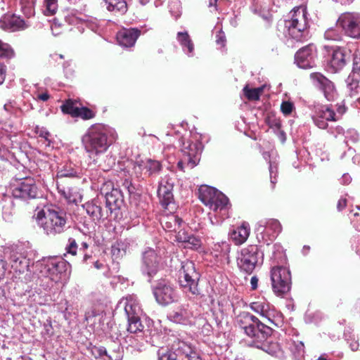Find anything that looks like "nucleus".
<instances>
[{"instance_id": "obj_30", "label": "nucleus", "mask_w": 360, "mask_h": 360, "mask_svg": "<svg viewBox=\"0 0 360 360\" xmlns=\"http://www.w3.org/2000/svg\"><path fill=\"white\" fill-rule=\"evenodd\" d=\"M176 240L184 243V247L191 249H198L200 247V240L186 233L185 231H179L176 236Z\"/></svg>"}, {"instance_id": "obj_12", "label": "nucleus", "mask_w": 360, "mask_h": 360, "mask_svg": "<svg viewBox=\"0 0 360 360\" xmlns=\"http://www.w3.org/2000/svg\"><path fill=\"white\" fill-rule=\"evenodd\" d=\"M338 25L342 28L347 36L360 39V13H342L338 20Z\"/></svg>"}, {"instance_id": "obj_11", "label": "nucleus", "mask_w": 360, "mask_h": 360, "mask_svg": "<svg viewBox=\"0 0 360 360\" xmlns=\"http://www.w3.org/2000/svg\"><path fill=\"white\" fill-rule=\"evenodd\" d=\"M255 231L258 241L269 245L281 231V225L276 219H265L258 223Z\"/></svg>"}, {"instance_id": "obj_45", "label": "nucleus", "mask_w": 360, "mask_h": 360, "mask_svg": "<svg viewBox=\"0 0 360 360\" xmlns=\"http://www.w3.org/2000/svg\"><path fill=\"white\" fill-rule=\"evenodd\" d=\"M77 170L71 164H66L58 170L57 176L59 178L73 177L77 176Z\"/></svg>"}, {"instance_id": "obj_63", "label": "nucleus", "mask_w": 360, "mask_h": 360, "mask_svg": "<svg viewBox=\"0 0 360 360\" xmlns=\"http://www.w3.org/2000/svg\"><path fill=\"white\" fill-rule=\"evenodd\" d=\"M39 134L40 137L44 138L46 141H49V143L50 142V141H49L50 133L47 130H46L44 129H41L39 131Z\"/></svg>"}, {"instance_id": "obj_20", "label": "nucleus", "mask_w": 360, "mask_h": 360, "mask_svg": "<svg viewBox=\"0 0 360 360\" xmlns=\"http://www.w3.org/2000/svg\"><path fill=\"white\" fill-rule=\"evenodd\" d=\"M105 198L106 207L110 216L114 219L118 218L121 215L120 209L124 203L121 191L117 188H112L110 192L105 193Z\"/></svg>"}, {"instance_id": "obj_33", "label": "nucleus", "mask_w": 360, "mask_h": 360, "mask_svg": "<svg viewBox=\"0 0 360 360\" xmlns=\"http://www.w3.org/2000/svg\"><path fill=\"white\" fill-rule=\"evenodd\" d=\"M103 1L110 11L124 14L127 11V3L124 0H103Z\"/></svg>"}, {"instance_id": "obj_60", "label": "nucleus", "mask_w": 360, "mask_h": 360, "mask_svg": "<svg viewBox=\"0 0 360 360\" xmlns=\"http://www.w3.org/2000/svg\"><path fill=\"white\" fill-rule=\"evenodd\" d=\"M6 73V66L0 63V84H1L5 80Z\"/></svg>"}, {"instance_id": "obj_5", "label": "nucleus", "mask_w": 360, "mask_h": 360, "mask_svg": "<svg viewBox=\"0 0 360 360\" xmlns=\"http://www.w3.org/2000/svg\"><path fill=\"white\" fill-rule=\"evenodd\" d=\"M308 13L303 6L294 8L285 20L286 35L297 42H302L307 34Z\"/></svg>"}, {"instance_id": "obj_4", "label": "nucleus", "mask_w": 360, "mask_h": 360, "mask_svg": "<svg viewBox=\"0 0 360 360\" xmlns=\"http://www.w3.org/2000/svg\"><path fill=\"white\" fill-rule=\"evenodd\" d=\"M236 323L250 338L255 347L269 340L273 332L270 326L246 311H243L237 316Z\"/></svg>"}, {"instance_id": "obj_14", "label": "nucleus", "mask_w": 360, "mask_h": 360, "mask_svg": "<svg viewBox=\"0 0 360 360\" xmlns=\"http://www.w3.org/2000/svg\"><path fill=\"white\" fill-rule=\"evenodd\" d=\"M12 194L14 198L22 200L33 199L37 197V187L33 178H24L13 184Z\"/></svg>"}, {"instance_id": "obj_47", "label": "nucleus", "mask_w": 360, "mask_h": 360, "mask_svg": "<svg viewBox=\"0 0 360 360\" xmlns=\"http://www.w3.org/2000/svg\"><path fill=\"white\" fill-rule=\"evenodd\" d=\"M44 13L46 15H52L55 14L58 10V0H44Z\"/></svg>"}, {"instance_id": "obj_55", "label": "nucleus", "mask_w": 360, "mask_h": 360, "mask_svg": "<svg viewBox=\"0 0 360 360\" xmlns=\"http://www.w3.org/2000/svg\"><path fill=\"white\" fill-rule=\"evenodd\" d=\"M6 259H4V256L3 258L0 259V283L5 278L8 270V265Z\"/></svg>"}, {"instance_id": "obj_61", "label": "nucleus", "mask_w": 360, "mask_h": 360, "mask_svg": "<svg viewBox=\"0 0 360 360\" xmlns=\"http://www.w3.org/2000/svg\"><path fill=\"white\" fill-rule=\"evenodd\" d=\"M212 326L208 323H205L202 326V333L206 335H208L212 332Z\"/></svg>"}, {"instance_id": "obj_22", "label": "nucleus", "mask_w": 360, "mask_h": 360, "mask_svg": "<svg viewBox=\"0 0 360 360\" xmlns=\"http://www.w3.org/2000/svg\"><path fill=\"white\" fill-rule=\"evenodd\" d=\"M193 316V312L188 304L181 305L168 314V319L172 322L184 325L190 323Z\"/></svg>"}, {"instance_id": "obj_50", "label": "nucleus", "mask_w": 360, "mask_h": 360, "mask_svg": "<svg viewBox=\"0 0 360 360\" xmlns=\"http://www.w3.org/2000/svg\"><path fill=\"white\" fill-rule=\"evenodd\" d=\"M78 115L75 117H81L84 120H89L94 117V112L88 108L86 107H80L79 108V110L77 112Z\"/></svg>"}, {"instance_id": "obj_10", "label": "nucleus", "mask_w": 360, "mask_h": 360, "mask_svg": "<svg viewBox=\"0 0 360 360\" xmlns=\"http://www.w3.org/2000/svg\"><path fill=\"white\" fill-rule=\"evenodd\" d=\"M202 150L200 142H191L188 140L183 143L181 152L183 157L178 162V167L184 170L186 168L193 169L200 161V155Z\"/></svg>"}, {"instance_id": "obj_9", "label": "nucleus", "mask_w": 360, "mask_h": 360, "mask_svg": "<svg viewBox=\"0 0 360 360\" xmlns=\"http://www.w3.org/2000/svg\"><path fill=\"white\" fill-rule=\"evenodd\" d=\"M271 281L273 291L278 296H284L291 289V274L286 267H273L271 270Z\"/></svg>"}, {"instance_id": "obj_3", "label": "nucleus", "mask_w": 360, "mask_h": 360, "mask_svg": "<svg viewBox=\"0 0 360 360\" xmlns=\"http://www.w3.org/2000/svg\"><path fill=\"white\" fill-rule=\"evenodd\" d=\"M36 221L48 236H56L70 228L67 212L58 207L39 211Z\"/></svg>"}, {"instance_id": "obj_1", "label": "nucleus", "mask_w": 360, "mask_h": 360, "mask_svg": "<svg viewBox=\"0 0 360 360\" xmlns=\"http://www.w3.org/2000/svg\"><path fill=\"white\" fill-rule=\"evenodd\" d=\"M117 138L115 130L108 126L96 124L91 125L82 136V141L89 158L94 165H97L103 170H108L115 165V159L108 158V165L99 162L98 158L107 151L108 148Z\"/></svg>"}, {"instance_id": "obj_59", "label": "nucleus", "mask_w": 360, "mask_h": 360, "mask_svg": "<svg viewBox=\"0 0 360 360\" xmlns=\"http://www.w3.org/2000/svg\"><path fill=\"white\" fill-rule=\"evenodd\" d=\"M127 341H128L129 342H130V345H130L131 347H134V348H135V349H138V350H140V349H141V347H142V346H143L142 342H136V343H135V342H134L136 341V340H135V338H134V337L133 335L127 336Z\"/></svg>"}, {"instance_id": "obj_46", "label": "nucleus", "mask_w": 360, "mask_h": 360, "mask_svg": "<svg viewBox=\"0 0 360 360\" xmlns=\"http://www.w3.org/2000/svg\"><path fill=\"white\" fill-rule=\"evenodd\" d=\"M263 91V87L250 89L248 85L243 88V92L247 98L250 101H257Z\"/></svg>"}, {"instance_id": "obj_43", "label": "nucleus", "mask_w": 360, "mask_h": 360, "mask_svg": "<svg viewBox=\"0 0 360 360\" xmlns=\"http://www.w3.org/2000/svg\"><path fill=\"white\" fill-rule=\"evenodd\" d=\"M126 244L122 240L116 241L111 247V253L115 258L122 257L126 252Z\"/></svg>"}, {"instance_id": "obj_7", "label": "nucleus", "mask_w": 360, "mask_h": 360, "mask_svg": "<svg viewBox=\"0 0 360 360\" xmlns=\"http://www.w3.org/2000/svg\"><path fill=\"white\" fill-rule=\"evenodd\" d=\"M264 254L256 245L242 248L237 257V264L241 271L252 274L257 266L263 263Z\"/></svg>"}, {"instance_id": "obj_37", "label": "nucleus", "mask_w": 360, "mask_h": 360, "mask_svg": "<svg viewBox=\"0 0 360 360\" xmlns=\"http://www.w3.org/2000/svg\"><path fill=\"white\" fill-rule=\"evenodd\" d=\"M145 166L144 160H140L134 162L132 164L131 168V176H134V178L139 180H143L148 177L147 174H146Z\"/></svg>"}, {"instance_id": "obj_52", "label": "nucleus", "mask_w": 360, "mask_h": 360, "mask_svg": "<svg viewBox=\"0 0 360 360\" xmlns=\"http://www.w3.org/2000/svg\"><path fill=\"white\" fill-rule=\"evenodd\" d=\"M324 37L327 40L341 41V35L338 32V31L335 29L330 28L326 31L324 34Z\"/></svg>"}, {"instance_id": "obj_44", "label": "nucleus", "mask_w": 360, "mask_h": 360, "mask_svg": "<svg viewBox=\"0 0 360 360\" xmlns=\"http://www.w3.org/2000/svg\"><path fill=\"white\" fill-rule=\"evenodd\" d=\"M20 4L25 16L30 18L34 15V0H20Z\"/></svg>"}, {"instance_id": "obj_41", "label": "nucleus", "mask_w": 360, "mask_h": 360, "mask_svg": "<svg viewBox=\"0 0 360 360\" xmlns=\"http://www.w3.org/2000/svg\"><path fill=\"white\" fill-rule=\"evenodd\" d=\"M128 320V328L127 330L132 334L141 333L143 328V326L141 322L140 317H134L127 319Z\"/></svg>"}, {"instance_id": "obj_29", "label": "nucleus", "mask_w": 360, "mask_h": 360, "mask_svg": "<svg viewBox=\"0 0 360 360\" xmlns=\"http://www.w3.org/2000/svg\"><path fill=\"white\" fill-rule=\"evenodd\" d=\"M83 207L94 221H98L105 217L101 203L98 200L87 202L83 205Z\"/></svg>"}, {"instance_id": "obj_51", "label": "nucleus", "mask_w": 360, "mask_h": 360, "mask_svg": "<svg viewBox=\"0 0 360 360\" xmlns=\"http://www.w3.org/2000/svg\"><path fill=\"white\" fill-rule=\"evenodd\" d=\"M177 41L181 45H192V40L187 32H179L176 35Z\"/></svg>"}, {"instance_id": "obj_34", "label": "nucleus", "mask_w": 360, "mask_h": 360, "mask_svg": "<svg viewBox=\"0 0 360 360\" xmlns=\"http://www.w3.org/2000/svg\"><path fill=\"white\" fill-rule=\"evenodd\" d=\"M314 116L323 118L328 121H335V112L328 105H319L316 107Z\"/></svg>"}, {"instance_id": "obj_48", "label": "nucleus", "mask_w": 360, "mask_h": 360, "mask_svg": "<svg viewBox=\"0 0 360 360\" xmlns=\"http://www.w3.org/2000/svg\"><path fill=\"white\" fill-rule=\"evenodd\" d=\"M346 340L349 343V347L352 351H356L359 349V342L355 340L354 335L349 330H346L344 333Z\"/></svg>"}, {"instance_id": "obj_21", "label": "nucleus", "mask_w": 360, "mask_h": 360, "mask_svg": "<svg viewBox=\"0 0 360 360\" xmlns=\"http://www.w3.org/2000/svg\"><path fill=\"white\" fill-rule=\"evenodd\" d=\"M174 184V179L168 176H165L160 181L158 196L161 205L165 208L173 202L174 195L172 191Z\"/></svg>"}, {"instance_id": "obj_23", "label": "nucleus", "mask_w": 360, "mask_h": 360, "mask_svg": "<svg viewBox=\"0 0 360 360\" xmlns=\"http://www.w3.org/2000/svg\"><path fill=\"white\" fill-rule=\"evenodd\" d=\"M295 61L300 68L309 69L313 68L315 63L310 46H302L300 49L295 53Z\"/></svg>"}, {"instance_id": "obj_25", "label": "nucleus", "mask_w": 360, "mask_h": 360, "mask_svg": "<svg viewBox=\"0 0 360 360\" xmlns=\"http://www.w3.org/2000/svg\"><path fill=\"white\" fill-rule=\"evenodd\" d=\"M120 304L124 305L127 319L140 317L142 314L137 297L134 295L127 296L120 302Z\"/></svg>"}, {"instance_id": "obj_31", "label": "nucleus", "mask_w": 360, "mask_h": 360, "mask_svg": "<svg viewBox=\"0 0 360 360\" xmlns=\"http://www.w3.org/2000/svg\"><path fill=\"white\" fill-rule=\"evenodd\" d=\"M57 189L61 196H63L69 203L77 204L78 202L81 201L80 194L73 188L66 187L58 183Z\"/></svg>"}, {"instance_id": "obj_27", "label": "nucleus", "mask_w": 360, "mask_h": 360, "mask_svg": "<svg viewBox=\"0 0 360 360\" xmlns=\"http://www.w3.org/2000/svg\"><path fill=\"white\" fill-rule=\"evenodd\" d=\"M141 35V30L138 28L124 29L117 34L120 45H134Z\"/></svg>"}, {"instance_id": "obj_53", "label": "nucleus", "mask_w": 360, "mask_h": 360, "mask_svg": "<svg viewBox=\"0 0 360 360\" xmlns=\"http://www.w3.org/2000/svg\"><path fill=\"white\" fill-rule=\"evenodd\" d=\"M14 56V51L11 46H0V58L8 59Z\"/></svg>"}, {"instance_id": "obj_38", "label": "nucleus", "mask_w": 360, "mask_h": 360, "mask_svg": "<svg viewBox=\"0 0 360 360\" xmlns=\"http://www.w3.org/2000/svg\"><path fill=\"white\" fill-rule=\"evenodd\" d=\"M79 105L77 101L68 99L61 105L60 108L63 113L75 117L78 115Z\"/></svg>"}, {"instance_id": "obj_54", "label": "nucleus", "mask_w": 360, "mask_h": 360, "mask_svg": "<svg viewBox=\"0 0 360 360\" xmlns=\"http://www.w3.org/2000/svg\"><path fill=\"white\" fill-rule=\"evenodd\" d=\"M349 75L360 77V58H354L353 67Z\"/></svg>"}, {"instance_id": "obj_42", "label": "nucleus", "mask_w": 360, "mask_h": 360, "mask_svg": "<svg viewBox=\"0 0 360 360\" xmlns=\"http://www.w3.org/2000/svg\"><path fill=\"white\" fill-rule=\"evenodd\" d=\"M212 253L215 257L227 255L230 251V245L226 241L215 243L212 247Z\"/></svg>"}, {"instance_id": "obj_28", "label": "nucleus", "mask_w": 360, "mask_h": 360, "mask_svg": "<svg viewBox=\"0 0 360 360\" xmlns=\"http://www.w3.org/2000/svg\"><path fill=\"white\" fill-rule=\"evenodd\" d=\"M182 220L177 215L169 214L164 216L160 219V223L162 228L167 231L179 232L180 229Z\"/></svg>"}, {"instance_id": "obj_6", "label": "nucleus", "mask_w": 360, "mask_h": 360, "mask_svg": "<svg viewBox=\"0 0 360 360\" xmlns=\"http://www.w3.org/2000/svg\"><path fill=\"white\" fill-rule=\"evenodd\" d=\"M158 360H202L190 343L177 340L173 342L171 349L160 348L158 352Z\"/></svg>"}, {"instance_id": "obj_62", "label": "nucleus", "mask_w": 360, "mask_h": 360, "mask_svg": "<svg viewBox=\"0 0 360 360\" xmlns=\"http://www.w3.org/2000/svg\"><path fill=\"white\" fill-rule=\"evenodd\" d=\"M182 51L186 54L188 56L191 57L193 56V52L194 51V46H181Z\"/></svg>"}, {"instance_id": "obj_64", "label": "nucleus", "mask_w": 360, "mask_h": 360, "mask_svg": "<svg viewBox=\"0 0 360 360\" xmlns=\"http://www.w3.org/2000/svg\"><path fill=\"white\" fill-rule=\"evenodd\" d=\"M297 352L300 355H304V345L302 342H298L295 345Z\"/></svg>"}, {"instance_id": "obj_58", "label": "nucleus", "mask_w": 360, "mask_h": 360, "mask_svg": "<svg viewBox=\"0 0 360 360\" xmlns=\"http://www.w3.org/2000/svg\"><path fill=\"white\" fill-rule=\"evenodd\" d=\"M215 41L217 44H224L226 41L225 33L221 30V29L217 31Z\"/></svg>"}, {"instance_id": "obj_39", "label": "nucleus", "mask_w": 360, "mask_h": 360, "mask_svg": "<svg viewBox=\"0 0 360 360\" xmlns=\"http://www.w3.org/2000/svg\"><path fill=\"white\" fill-rule=\"evenodd\" d=\"M360 77L349 75L346 79L347 91L351 96L359 93Z\"/></svg>"}, {"instance_id": "obj_49", "label": "nucleus", "mask_w": 360, "mask_h": 360, "mask_svg": "<svg viewBox=\"0 0 360 360\" xmlns=\"http://www.w3.org/2000/svg\"><path fill=\"white\" fill-rule=\"evenodd\" d=\"M78 249V245L73 238H69L68 240V243L65 246V251L68 254H70L72 256H75L77 255Z\"/></svg>"}, {"instance_id": "obj_2", "label": "nucleus", "mask_w": 360, "mask_h": 360, "mask_svg": "<svg viewBox=\"0 0 360 360\" xmlns=\"http://www.w3.org/2000/svg\"><path fill=\"white\" fill-rule=\"evenodd\" d=\"M198 193L200 201L215 213V221L212 216L210 217L212 224H218L229 217L231 205L229 198L221 191L214 187L202 185L199 188Z\"/></svg>"}, {"instance_id": "obj_16", "label": "nucleus", "mask_w": 360, "mask_h": 360, "mask_svg": "<svg viewBox=\"0 0 360 360\" xmlns=\"http://www.w3.org/2000/svg\"><path fill=\"white\" fill-rule=\"evenodd\" d=\"M310 78L314 86L323 94L328 101L335 100L337 96V91L332 81L319 72L311 73Z\"/></svg>"}, {"instance_id": "obj_36", "label": "nucleus", "mask_w": 360, "mask_h": 360, "mask_svg": "<svg viewBox=\"0 0 360 360\" xmlns=\"http://www.w3.org/2000/svg\"><path fill=\"white\" fill-rule=\"evenodd\" d=\"M257 348L261 349L271 356H278L281 353L280 345L277 342H269L268 340L258 345Z\"/></svg>"}, {"instance_id": "obj_57", "label": "nucleus", "mask_w": 360, "mask_h": 360, "mask_svg": "<svg viewBox=\"0 0 360 360\" xmlns=\"http://www.w3.org/2000/svg\"><path fill=\"white\" fill-rule=\"evenodd\" d=\"M312 120L314 124L320 129H326L328 127V121L323 118H321L316 116L313 115Z\"/></svg>"}, {"instance_id": "obj_18", "label": "nucleus", "mask_w": 360, "mask_h": 360, "mask_svg": "<svg viewBox=\"0 0 360 360\" xmlns=\"http://www.w3.org/2000/svg\"><path fill=\"white\" fill-rule=\"evenodd\" d=\"M351 51L347 46H337L332 51L329 60V68L332 72L335 73L340 71L349 60Z\"/></svg>"}, {"instance_id": "obj_24", "label": "nucleus", "mask_w": 360, "mask_h": 360, "mask_svg": "<svg viewBox=\"0 0 360 360\" xmlns=\"http://www.w3.org/2000/svg\"><path fill=\"white\" fill-rule=\"evenodd\" d=\"M28 26L27 22L15 15L6 16L0 20V27L10 32L24 30Z\"/></svg>"}, {"instance_id": "obj_8", "label": "nucleus", "mask_w": 360, "mask_h": 360, "mask_svg": "<svg viewBox=\"0 0 360 360\" xmlns=\"http://www.w3.org/2000/svg\"><path fill=\"white\" fill-rule=\"evenodd\" d=\"M200 274L197 272L192 261L186 260L181 263L179 270V281L181 286L192 295L198 293V284Z\"/></svg>"}, {"instance_id": "obj_17", "label": "nucleus", "mask_w": 360, "mask_h": 360, "mask_svg": "<svg viewBox=\"0 0 360 360\" xmlns=\"http://www.w3.org/2000/svg\"><path fill=\"white\" fill-rule=\"evenodd\" d=\"M160 257L156 252L147 248L142 253L141 271L149 278H153L159 270Z\"/></svg>"}, {"instance_id": "obj_19", "label": "nucleus", "mask_w": 360, "mask_h": 360, "mask_svg": "<svg viewBox=\"0 0 360 360\" xmlns=\"http://www.w3.org/2000/svg\"><path fill=\"white\" fill-rule=\"evenodd\" d=\"M4 254V259L10 261L11 268L19 273H24L28 271L30 266V260L21 254L13 251L11 248H1Z\"/></svg>"}, {"instance_id": "obj_26", "label": "nucleus", "mask_w": 360, "mask_h": 360, "mask_svg": "<svg viewBox=\"0 0 360 360\" xmlns=\"http://www.w3.org/2000/svg\"><path fill=\"white\" fill-rule=\"evenodd\" d=\"M250 229L248 223L243 222L240 226L233 229L230 233L231 240L237 245L244 243L250 236Z\"/></svg>"}, {"instance_id": "obj_35", "label": "nucleus", "mask_w": 360, "mask_h": 360, "mask_svg": "<svg viewBox=\"0 0 360 360\" xmlns=\"http://www.w3.org/2000/svg\"><path fill=\"white\" fill-rule=\"evenodd\" d=\"M91 354L96 359L101 360H120V355L119 352L115 355L108 354L105 348L103 347H93L91 348Z\"/></svg>"}, {"instance_id": "obj_56", "label": "nucleus", "mask_w": 360, "mask_h": 360, "mask_svg": "<svg viewBox=\"0 0 360 360\" xmlns=\"http://www.w3.org/2000/svg\"><path fill=\"white\" fill-rule=\"evenodd\" d=\"M293 108V104L289 101H283L281 105V112L285 115L290 114Z\"/></svg>"}, {"instance_id": "obj_15", "label": "nucleus", "mask_w": 360, "mask_h": 360, "mask_svg": "<svg viewBox=\"0 0 360 360\" xmlns=\"http://www.w3.org/2000/svg\"><path fill=\"white\" fill-rule=\"evenodd\" d=\"M68 267L69 264L61 258L49 259L45 264L48 276L55 283L66 278Z\"/></svg>"}, {"instance_id": "obj_32", "label": "nucleus", "mask_w": 360, "mask_h": 360, "mask_svg": "<svg viewBox=\"0 0 360 360\" xmlns=\"http://www.w3.org/2000/svg\"><path fill=\"white\" fill-rule=\"evenodd\" d=\"M250 308L255 312L260 314L267 322L273 323L269 317L270 304L266 301H257L251 303Z\"/></svg>"}, {"instance_id": "obj_40", "label": "nucleus", "mask_w": 360, "mask_h": 360, "mask_svg": "<svg viewBox=\"0 0 360 360\" xmlns=\"http://www.w3.org/2000/svg\"><path fill=\"white\" fill-rule=\"evenodd\" d=\"M145 161L146 174L148 176L157 174L161 170V164L159 161L147 159Z\"/></svg>"}, {"instance_id": "obj_13", "label": "nucleus", "mask_w": 360, "mask_h": 360, "mask_svg": "<svg viewBox=\"0 0 360 360\" xmlns=\"http://www.w3.org/2000/svg\"><path fill=\"white\" fill-rule=\"evenodd\" d=\"M156 301L162 305L171 304L178 299V295L173 285L168 281L161 280L153 288Z\"/></svg>"}]
</instances>
